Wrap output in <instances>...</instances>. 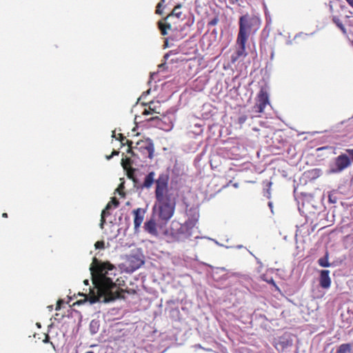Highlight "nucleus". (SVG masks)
Wrapping results in <instances>:
<instances>
[{"label":"nucleus","mask_w":353,"mask_h":353,"mask_svg":"<svg viewBox=\"0 0 353 353\" xmlns=\"http://www.w3.org/2000/svg\"><path fill=\"white\" fill-rule=\"evenodd\" d=\"M89 269L94 285L92 290L90 288L89 296L86 297L90 304L96 302L107 303L120 297L119 288L111 277L116 275L117 269L114 265L110 262H101L97 258H93Z\"/></svg>","instance_id":"f257e3e1"},{"label":"nucleus","mask_w":353,"mask_h":353,"mask_svg":"<svg viewBox=\"0 0 353 353\" xmlns=\"http://www.w3.org/2000/svg\"><path fill=\"white\" fill-rule=\"evenodd\" d=\"M168 176L160 174L156 181L155 196L159 203L158 216L163 224H167L173 216L176 202L168 191Z\"/></svg>","instance_id":"f03ea898"},{"label":"nucleus","mask_w":353,"mask_h":353,"mask_svg":"<svg viewBox=\"0 0 353 353\" xmlns=\"http://www.w3.org/2000/svg\"><path fill=\"white\" fill-rule=\"evenodd\" d=\"M199 220V214L194 212L192 219H189L183 224L173 221L171 224V235L177 241H183L191 237L194 233L196 225Z\"/></svg>","instance_id":"7ed1b4c3"},{"label":"nucleus","mask_w":353,"mask_h":353,"mask_svg":"<svg viewBox=\"0 0 353 353\" xmlns=\"http://www.w3.org/2000/svg\"><path fill=\"white\" fill-rule=\"evenodd\" d=\"M129 146L127 150L128 153H130L132 157L137 156L141 159H152L154 156V146L152 141L150 139L141 140L137 143V145L134 148L131 146L132 141L126 140Z\"/></svg>","instance_id":"20e7f679"},{"label":"nucleus","mask_w":353,"mask_h":353,"mask_svg":"<svg viewBox=\"0 0 353 353\" xmlns=\"http://www.w3.org/2000/svg\"><path fill=\"white\" fill-rule=\"evenodd\" d=\"M260 28V20L256 17L245 14L239 19V31L237 37L248 40L252 33L254 34Z\"/></svg>","instance_id":"39448f33"},{"label":"nucleus","mask_w":353,"mask_h":353,"mask_svg":"<svg viewBox=\"0 0 353 353\" xmlns=\"http://www.w3.org/2000/svg\"><path fill=\"white\" fill-rule=\"evenodd\" d=\"M350 158L346 154H341L329 165L328 174H339L351 165Z\"/></svg>","instance_id":"423d86ee"},{"label":"nucleus","mask_w":353,"mask_h":353,"mask_svg":"<svg viewBox=\"0 0 353 353\" xmlns=\"http://www.w3.org/2000/svg\"><path fill=\"white\" fill-rule=\"evenodd\" d=\"M144 261L142 254H130L126 257L124 263L125 270L128 272H133L143 265Z\"/></svg>","instance_id":"0eeeda50"},{"label":"nucleus","mask_w":353,"mask_h":353,"mask_svg":"<svg viewBox=\"0 0 353 353\" xmlns=\"http://www.w3.org/2000/svg\"><path fill=\"white\" fill-rule=\"evenodd\" d=\"M248 40L237 37L236 40V51L231 55V63L234 64L239 59H243L248 55L245 44Z\"/></svg>","instance_id":"6e6552de"},{"label":"nucleus","mask_w":353,"mask_h":353,"mask_svg":"<svg viewBox=\"0 0 353 353\" xmlns=\"http://www.w3.org/2000/svg\"><path fill=\"white\" fill-rule=\"evenodd\" d=\"M163 222L160 220L157 222L154 216H152L149 220L144 223L143 228L146 232L154 237H158L159 235V230L163 225Z\"/></svg>","instance_id":"1a4fd4ad"},{"label":"nucleus","mask_w":353,"mask_h":353,"mask_svg":"<svg viewBox=\"0 0 353 353\" xmlns=\"http://www.w3.org/2000/svg\"><path fill=\"white\" fill-rule=\"evenodd\" d=\"M270 104V97L268 92L264 89L261 88L257 96V103L254 105L256 108V112L259 113L263 112L267 105Z\"/></svg>","instance_id":"9d476101"},{"label":"nucleus","mask_w":353,"mask_h":353,"mask_svg":"<svg viewBox=\"0 0 353 353\" xmlns=\"http://www.w3.org/2000/svg\"><path fill=\"white\" fill-rule=\"evenodd\" d=\"M320 285L324 289H327L331 285V279L330 277V270H323L320 272Z\"/></svg>","instance_id":"9b49d317"},{"label":"nucleus","mask_w":353,"mask_h":353,"mask_svg":"<svg viewBox=\"0 0 353 353\" xmlns=\"http://www.w3.org/2000/svg\"><path fill=\"white\" fill-rule=\"evenodd\" d=\"M119 202L115 199L112 198L111 201L107 204L105 208L101 212V223L100 226L102 228L103 224L105 223V216L109 214L108 210L111 208L113 205L115 208L118 207Z\"/></svg>","instance_id":"f8f14e48"},{"label":"nucleus","mask_w":353,"mask_h":353,"mask_svg":"<svg viewBox=\"0 0 353 353\" xmlns=\"http://www.w3.org/2000/svg\"><path fill=\"white\" fill-rule=\"evenodd\" d=\"M160 102L159 101H150L149 103V108L148 110H145L143 112V114L148 115L153 113L160 114Z\"/></svg>","instance_id":"ddd939ff"},{"label":"nucleus","mask_w":353,"mask_h":353,"mask_svg":"<svg viewBox=\"0 0 353 353\" xmlns=\"http://www.w3.org/2000/svg\"><path fill=\"white\" fill-rule=\"evenodd\" d=\"M141 208H137L133 211L134 214V225L135 230L141 226L143 221V215L141 214Z\"/></svg>","instance_id":"4468645a"},{"label":"nucleus","mask_w":353,"mask_h":353,"mask_svg":"<svg viewBox=\"0 0 353 353\" xmlns=\"http://www.w3.org/2000/svg\"><path fill=\"white\" fill-rule=\"evenodd\" d=\"M155 173L154 172H149L145 177L142 188H150L154 181Z\"/></svg>","instance_id":"2eb2a0df"},{"label":"nucleus","mask_w":353,"mask_h":353,"mask_svg":"<svg viewBox=\"0 0 353 353\" xmlns=\"http://www.w3.org/2000/svg\"><path fill=\"white\" fill-rule=\"evenodd\" d=\"M336 353H353V343H343L340 345Z\"/></svg>","instance_id":"dca6fc26"},{"label":"nucleus","mask_w":353,"mask_h":353,"mask_svg":"<svg viewBox=\"0 0 353 353\" xmlns=\"http://www.w3.org/2000/svg\"><path fill=\"white\" fill-rule=\"evenodd\" d=\"M99 327H100V323H99V320L92 319L90 321V325H89V330L92 335L97 334L99 330Z\"/></svg>","instance_id":"f3484780"},{"label":"nucleus","mask_w":353,"mask_h":353,"mask_svg":"<svg viewBox=\"0 0 353 353\" xmlns=\"http://www.w3.org/2000/svg\"><path fill=\"white\" fill-rule=\"evenodd\" d=\"M328 259H329V254H328V252H326L323 257H321L318 260V263H319V265L323 268H328L331 265L330 263H329Z\"/></svg>","instance_id":"a211bd4d"},{"label":"nucleus","mask_w":353,"mask_h":353,"mask_svg":"<svg viewBox=\"0 0 353 353\" xmlns=\"http://www.w3.org/2000/svg\"><path fill=\"white\" fill-rule=\"evenodd\" d=\"M181 5L179 4V5L176 6L174 8L172 13L169 15V17L174 16L177 19H180L182 15V12L181 11Z\"/></svg>","instance_id":"6ab92c4d"},{"label":"nucleus","mask_w":353,"mask_h":353,"mask_svg":"<svg viewBox=\"0 0 353 353\" xmlns=\"http://www.w3.org/2000/svg\"><path fill=\"white\" fill-rule=\"evenodd\" d=\"M132 160L130 158H123L121 159V165L125 170H127L130 166Z\"/></svg>","instance_id":"aec40b11"},{"label":"nucleus","mask_w":353,"mask_h":353,"mask_svg":"<svg viewBox=\"0 0 353 353\" xmlns=\"http://www.w3.org/2000/svg\"><path fill=\"white\" fill-rule=\"evenodd\" d=\"M159 28L161 31V34L163 35H166L168 34L167 30L171 29V25L170 24H166L164 25L163 23L159 24Z\"/></svg>","instance_id":"412c9836"},{"label":"nucleus","mask_w":353,"mask_h":353,"mask_svg":"<svg viewBox=\"0 0 353 353\" xmlns=\"http://www.w3.org/2000/svg\"><path fill=\"white\" fill-rule=\"evenodd\" d=\"M334 22L336 24V26L343 32H345V28L341 22V21L336 17H334L333 19Z\"/></svg>","instance_id":"4be33fe9"},{"label":"nucleus","mask_w":353,"mask_h":353,"mask_svg":"<svg viewBox=\"0 0 353 353\" xmlns=\"http://www.w3.org/2000/svg\"><path fill=\"white\" fill-rule=\"evenodd\" d=\"M165 3V0H161L160 2L157 6L156 13L158 14H161L163 12V3Z\"/></svg>","instance_id":"5701e85b"},{"label":"nucleus","mask_w":353,"mask_h":353,"mask_svg":"<svg viewBox=\"0 0 353 353\" xmlns=\"http://www.w3.org/2000/svg\"><path fill=\"white\" fill-rule=\"evenodd\" d=\"M321 170L320 169H313L311 171L309 172L310 175L312 176V178H316L319 177L321 174Z\"/></svg>","instance_id":"b1692460"},{"label":"nucleus","mask_w":353,"mask_h":353,"mask_svg":"<svg viewBox=\"0 0 353 353\" xmlns=\"http://www.w3.org/2000/svg\"><path fill=\"white\" fill-rule=\"evenodd\" d=\"M94 247L96 249H103L104 248V242L103 241H97L95 243Z\"/></svg>","instance_id":"393cba45"},{"label":"nucleus","mask_w":353,"mask_h":353,"mask_svg":"<svg viewBox=\"0 0 353 353\" xmlns=\"http://www.w3.org/2000/svg\"><path fill=\"white\" fill-rule=\"evenodd\" d=\"M219 22V18L217 17L212 19L210 21L208 22V25L210 26H216Z\"/></svg>","instance_id":"a878e982"},{"label":"nucleus","mask_w":353,"mask_h":353,"mask_svg":"<svg viewBox=\"0 0 353 353\" xmlns=\"http://www.w3.org/2000/svg\"><path fill=\"white\" fill-rule=\"evenodd\" d=\"M246 120H247V117L245 115L241 116L239 118V123L240 124H243L246 121Z\"/></svg>","instance_id":"bb28decb"},{"label":"nucleus","mask_w":353,"mask_h":353,"mask_svg":"<svg viewBox=\"0 0 353 353\" xmlns=\"http://www.w3.org/2000/svg\"><path fill=\"white\" fill-rule=\"evenodd\" d=\"M194 347H196V348H199V349H203V350H206L208 352L212 351L211 349H205V348H203L200 344H196V345H194Z\"/></svg>","instance_id":"cd10ccee"},{"label":"nucleus","mask_w":353,"mask_h":353,"mask_svg":"<svg viewBox=\"0 0 353 353\" xmlns=\"http://www.w3.org/2000/svg\"><path fill=\"white\" fill-rule=\"evenodd\" d=\"M150 93V89L148 90L146 92H143L141 95V97H144L148 95Z\"/></svg>","instance_id":"c85d7f7f"},{"label":"nucleus","mask_w":353,"mask_h":353,"mask_svg":"<svg viewBox=\"0 0 353 353\" xmlns=\"http://www.w3.org/2000/svg\"><path fill=\"white\" fill-rule=\"evenodd\" d=\"M156 120H159V118L158 117H154L149 119L150 121H156Z\"/></svg>","instance_id":"c756f323"},{"label":"nucleus","mask_w":353,"mask_h":353,"mask_svg":"<svg viewBox=\"0 0 353 353\" xmlns=\"http://www.w3.org/2000/svg\"><path fill=\"white\" fill-rule=\"evenodd\" d=\"M346 1L352 8H353V0H346Z\"/></svg>","instance_id":"7c9ffc66"},{"label":"nucleus","mask_w":353,"mask_h":353,"mask_svg":"<svg viewBox=\"0 0 353 353\" xmlns=\"http://www.w3.org/2000/svg\"><path fill=\"white\" fill-rule=\"evenodd\" d=\"M61 301H58L57 305L56 307V310H60V304H61Z\"/></svg>","instance_id":"2f4dec72"},{"label":"nucleus","mask_w":353,"mask_h":353,"mask_svg":"<svg viewBox=\"0 0 353 353\" xmlns=\"http://www.w3.org/2000/svg\"><path fill=\"white\" fill-rule=\"evenodd\" d=\"M119 153V152L118 151H113L111 154L112 155V157H114V156L118 155Z\"/></svg>","instance_id":"473e14b6"},{"label":"nucleus","mask_w":353,"mask_h":353,"mask_svg":"<svg viewBox=\"0 0 353 353\" xmlns=\"http://www.w3.org/2000/svg\"><path fill=\"white\" fill-rule=\"evenodd\" d=\"M268 283H270L273 284L274 285H275V283H274V280H273L272 279H270V281H268Z\"/></svg>","instance_id":"72a5a7b5"},{"label":"nucleus","mask_w":353,"mask_h":353,"mask_svg":"<svg viewBox=\"0 0 353 353\" xmlns=\"http://www.w3.org/2000/svg\"><path fill=\"white\" fill-rule=\"evenodd\" d=\"M83 283H84V284L85 285H89V281L88 279L84 280Z\"/></svg>","instance_id":"f704fd0d"},{"label":"nucleus","mask_w":353,"mask_h":353,"mask_svg":"<svg viewBox=\"0 0 353 353\" xmlns=\"http://www.w3.org/2000/svg\"><path fill=\"white\" fill-rule=\"evenodd\" d=\"M274 51H272V52H271V55H270V59H273V58H274Z\"/></svg>","instance_id":"c9c22d12"},{"label":"nucleus","mask_w":353,"mask_h":353,"mask_svg":"<svg viewBox=\"0 0 353 353\" xmlns=\"http://www.w3.org/2000/svg\"><path fill=\"white\" fill-rule=\"evenodd\" d=\"M112 157H112V154H110V155H109V156H106V159H107L108 160L111 159Z\"/></svg>","instance_id":"e433bc0d"},{"label":"nucleus","mask_w":353,"mask_h":353,"mask_svg":"<svg viewBox=\"0 0 353 353\" xmlns=\"http://www.w3.org/2000/svg\"><path fill=\"white\" fill-rule=\"evenodd\" d=\"M233 186H234L235 188H239V183H234Z\"/></svg>","instance_id":"4c0bfd02"},{"label":"nucleus","mask_w":353,"mask_h":353,"mask_svg":"<svg viewBox=\"0 0 353 353\" xmlns=\"http://www.w3.org/2000/svg\"><path fill=\"white\" fill-rule=\"evenodd\" d=\"M120 136H121V142L123 144H124L123 141V140L125 139V138H123L121 134H120Z\"/></svg>","instance_id":"58836bf2"},{"label":"nucleus","mask_w":353,"mask_h":353,"mask_svg":"<svg viewBox=\"0 0 353 353\" xmlns=\"http://www.w3.org/2000/svg\"><path fill=\"white\" fill-rule=\"evenodd\" d=\"M329 199H330V201L332 203H335V202H336V201H333V199H331V197H330V196H329Z\"/></svg>","instance_id":"ea45409f"},{"label":"nucleus","mask_w":353,"mask_h":353,"mask_svg":"<svg viewBox=\"0 0 353 353\" xmlns=\"http://www.w3.org/2000/svg\"><path fill=\"white\" fill-rule=\"evenodd\" d=\"M2 216L3 217H7L8 216L7 213H3Z\"/></svg>","instance_id":"a19ab883"},{"label":"nucleus","mask_w":353,"mask_h":353,"mask_svg":"<svg viewBox=\"0 0 353 353\" xmlns=\"http://www.w3.org/2000/svg\"><path fill=\"white\" fill-rule=\"evenodd\" d=\"M269 206H270V208H272V203H269Z\"/></svg>","instance_id":"79ce46f5"},{"label":"nucleus","mask_w":353,"mask_h":353,"mask_svg":"<svg viewBox=\"0 0 353 353\" xmlns=\"http://www.w3.org/2000/svg\"><path fill=\"white\" fill-rule=\"evenodd\" d=\"M242 247H243L242 245H238V246H237V248L240 249V248H241Z\"/></svg>","instance_id":"37998d69"},{"label":"nucleus","mask_w":353,"mask_h":353,"mask_svg":"<svg viewBox=\"0 0 353 353\" xmlns=\"http://www.w3.org/2000/svg\"><path fill=\"white\" fill-rule=\"evenodd\" d=\"M286 345H292V343H289V342L288 341Z\"/></svg>","instance_id":"c03bdc74"},{"label":"nucleus","mask_w":353,"mask_h":353,"mask_svg":"<svg viewBox=\"0 0 353 353\" xmlns=\"http://www.w3.org/2000/svg\"><path fill=\"white\" fill-rule=\"evenodd\" d=\"M237 1H238V0H232V2H233V3H234V2H237Z\"/></svg>","instance_id":"a18cd8bd"},{"label":"nucleus","mask_w":353,"mask_h":353,"mask_svg":"<svg viewBox=\"0 0 353 353\" xmlns=\"http://www.w3.org/2000/svg\"><path fill=\"white\" fill-rule=\"evenodd\" d=\"M48 307L50 308V310H52V306L51 305V306H49Z\"/></svg>","instance_id":"49530a36"},{"label":"nucleus","mask_w":353,"mask_h":353,"mask_svg":"<svg viewBox=\"0 0 353 353\" xmlns=\"http://www.w3.org/2000/svg\"><path fill=\"white\" fill-rule=\"evenodd\" d=\"M330 9H332V5L330 6Z\"/></svg>","instance_id":"de8ad7c7"},{"label":"nucleus","mask_w":353,"mask_h":353,"mask_svg":"<svg viewBox=\"0 0 353 353\" xmlns=\"http://www.w3.org/2000/svg\"><path fill=\"white\" fill-rule=\"evenodd\" d=\"M216 244L220 245L217 241H215Z\"/></svg>","instance_id":"09e8293b"}]
</instances>
